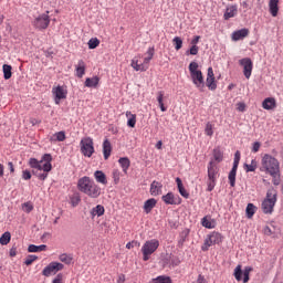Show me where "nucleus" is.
<instances>
[{
  "label": "nucleus",
  "mask_w": 283,
  "mask_h": 283,
  "mask_svg": "<svg viewBox=\"0 0 283 283\" xmlns=\"http://www.w3.org/2000/svg\"><path fill=\"white\" fill-rule=\"evenodd\" d=\"M29 166L32 169V175L35 176L38 180H46L48 176L52 171V155L44 154L41 160L30 158Z\"/></svg>",
  "instance_id": "1"
},
{
  "label": "nucleus",
  "mask_w": 283,
  "mask_h": 283,
  "mask_svg": "<svg viewBox=\"0 0 283 283\" xmlns=\"http://www.w3.org/2000/svg\"><path fill=\"white\" fill-rule=\"evenodd\" d=\"M77 189L88 198H98L101 196V187L87 176L78 179Z\"/></svg>",
  "instance_id": "2"
},
{
  "label": "nucleus",
  "mask_w": 283,
  "mask_h": 283,
  "mask_svg": "<svg viewBox=\"0 0 283 283\" xmlns=\"http://www.w3.org/2000/svg\"><path fill=\"white\" fill-rule=\"evenodd\" d=\"M260 170L269 174V176H275L280 174V160L273 157V155L264 154L261 158Z\"/></svg>",
  "instance_id": "3"
},
{
  "label": "nucleus",
  "mask_w": 283,
  "mask_h": 283,
  "mask_svg": "<svg viewBox=\"0 0 283 283\" xmlns=\"http://www.w3.org/2000/svg\"><path fill=\"white\" fill-rule=\"evenodd\" d=\"M277 202V189L270 187L266 191V196L261 203V209L263 213L271 214L273 209H275V203Z\"/></svg>",
  "instance_id": "4"
},
{
  "label": "nucleus",
  "mask_w": 283,
  "mask_h": 283,
  "mask_svg": "<svg viewBox=\"0 0 283 283\" xmlns=\"http://www.w3.org/2000/svg\"><path fill=\"white\" fill-rule=\"evenodd\" d=\"M158 247H160V241L157 239L148 240L142 247L143 260L144 262H148L149 258L158 251Z\"/></svg>",
  "instance_id": "5"
},
{
  "label": "nucleus",
  "mask_w": 283,
  "mask_h": 283,
  "mask_svg": "<svg viewBox=\"0 0 283 283\" xmlns=\"http://www.w3.org/2000/svg\"><path fill=\"white\" fill-rule=\"evenodd\" d=\"M219 171L220 170L218 169V166L216 165V163L210 161L208 164V181H207L208 188H207V191H213V189H216V182L220 176Z\"/></svg>",
  "instance_id": "6"
},
{
  "label": "nucleus",
  "mask_w": 283,
  "mask_h": 283,
  "mask_svg": "<svg viewBox=\"0 0 283 283\" xmlns=\"http://www.w3.org/2000/svg\"><path fill=\"white\" fill-rule=\"evenodd\" d=\"M223 240L224 237H222V233L213 231L205 239V242L201 245V251H209L210 247H213L214 244H222Z\"/></svg>",
  "instance_id": "7"
},
{
  "label": "nucleus",
  "mask_w": 283,
  "mask_h": 283,
  "mask_svg": "<svg viewBox=\"0 0 283 283\" xmlns=\"http://www.w3.org/2000/svg\"><path fill=\"white\" fill-rule=\"evenodd\" d=\"M154 48H149L147 50V56L144 59V63L143 64H138L137 60H132V67L136 71V72H147V70H149V63L151 61V59H154Z\"/></svg>",
  "instance_id": "8"
},
{
  "label": "nucleus",
  "mask_w": 283,
  "mask_h": 283,
  "mask_svg": "<svg viewBox=\"0 0 283 283\" xmlns=\"http://www.w3.org/2000/svg\"><path fill=\"white\" fill-rule=\"evenodd\" d=\"M80 149L85 158H92L94 156V139L92 137H83L80 142Z\"/></svg>",
  "instance_id": "9"
},
{
  "label": "nucleus",
  "mask_w": 283,
  "mask_h": 283,
  "mask_svg": "<svg viewBox=\"0 0 283 283\" xmlns=\"http://www.w3.org/2000/svg\"><path fill=\"white\" fill-rule=\"evenodd\" d=\"M32 25L35 30H48V28H50V11L38 15L32 21Z\"/></svg>",
  "instance_id": "10"
},
{
  "label": "nucleus",
  "mask_w": 283,
  "mask_h": 283,
  "mask_svg": "<svg viewBox=\"0 0 283 283\" xmlns=\"http://www.w3.org/2000/svg\"><path fill=\"white\" fill-rule=\"evenodd\" d=\"M52 94L54 96L55 105H60L61 101L67 98V87L65 86H54L52 88Z\"/></svg>",
  "instance_id": "11"
},
{
  "label": "nucleus",
  "mask_w": 283,
  "mask_h": 283,
  "mask_svg": "<svg viewBox=\"0 0 283 283\" xmlns=\"http://www.w3.org/2000/svg\"><path fill=\"white\" fill-rule=\"evenodd\" d=\"M64 265L60 262H51L42 271V275L50 277V275H56L57 271H63Z\"/></svg>",
  "instance_id": "12"
},
{
  "label": "nucleus",
  "mask_w": 283,
  "mask_h": 283,
  "mask_svg": "<svg viewBox=\"0 0 283 283\" xmlns=\"http://www.w3.org/2000/svg\"><path fill=\"white\" fill-rule=\"evenodd\" d=\"M238 165H240V151L239 150H237L234 154L233 167L228 176L231 187H235V176L238 174Z\"/></svg>",
  "instance_id": "13"
},
{
  "label": "nucleus",
  "mask_w": 283,
  "mask_h": 283,
  "mask_svg": "<svg viewBox=\"0 0 283 283\" xmlns=\"http://www.w3.org/2000/svg\"><path fill=\"white\" fill-rule=\"evenodd\" d=\"M241 67H243V75L245 78H251V74L253 73V61L250 57H244L239 61Z\"/></svg>",
  "instance_id": "14"
},
{
  "label": "nucleus",
  "mask_w": 283,
  "mask_h": 283,
  "mask_svg": "<svg viewBox=\"0 0 283 283\" xmlns=\"http://www.w3.org/2000/svg\"><path fill=\"white\" fill-rule=\"evenodd\" d=\"M206 85L211 92H216V90H218V84L216 83V74L213 73V67L211 66L208 69Z\"/></svg>",
  "instance_id": "15"
},
{
  "label": "nucleus",
  "mask_w": 283,
  "mask_h": 283,
  "mask_svg": "<svg viewBox=\"0 0 283 283\" xmlns=\"http://www.w3.org/2000/svg\"><path fill=\"white\" fill-rule=\"evenodd\" d=\"M163 202H165V205H182V199L180 198V196L175 195L174 192H168L166 195H164L161 197Z\"/></svg>",
  "instance_id": "16"
},
{
  "label": "nucleus",
  "mask_w": 283,
  "mask_h": 283,
  "mask_svg": "<svg viewBox=\"0 0 283 283\" xmlns=\"http://www.w3.org/2000/svg\"><path fill=\"white\" fill-rule=\"evenodd\" d=\"M190 77L198 90H202V87H205V76L202 75V71L191 73Z\"/></svg>",
  "instance_id": "17"
},
{
  "label": "nucleus",
  "mask_w": 283,
  "mask_h": 283,
  "mask_svg": "<svg viewBox=\"0 0 283 283\" xmlns=\"http://www.w3.org/2000/svg\"><path fill=\"white\" fill-rule=\"evenodd\" d=\"M234 17H238V4H230L226 8L223 19L224 21H229V19H233Z\"/></svg>",
  "instance_id": "18"
},
{
  "label": "nucleus",
  "mask_w": 283,
  "mask_h": 283,
  "mask_svg": "<svg viewBox=\"0 0 283 283\" xmlns=\"http://www.w3.org/2000/svg\"><path fill=\"white\" fill-rule=\"evenodd\" d=\"M85 70H87V64L85 61L78 60L77 65H75V76L83 78V76H85Z\"/></svg>",
  "instance_id": "19"
},
{
  "label": "nucleus",
  "mask_w": 283,
  "mask_h": 283,
  "mask_svg": "<svg viewBox=\"0 0 283 283\" xmlns=\"http://www.w3.org/2000/svg\"><path fill=\"white\" fill-rule=\"evenodd\" d=\"M249 36V29L237 30L232 33V41H242V39H247Z\"/></svg>",
  "instance_id": "20"
},
{
  "label": "nucleus",
  "mask_w": 283,
  "mask_h": 283,
  "mask_svg": "<svg viewBox=\"0 0 283 283\" xmlns=\"http://www.w3.org/2000/svg\"><path fill=\"white\" fill-rule=\"evenodd\" d=\"M150 195L161 196L163 195V184L160 181H153L150 184Z\"/></svg>",
  "instance_id": "21"
},
{
  "label": "nucleus",
  "mask_w": 283,
  "mask_h": 283,
  "mask_svg": "<svg viewBox=\"0 0 283 283\" xmlns=\"http://www.w3.org/2000/svg\"><path fill=\"white\" fill-rule=\"evenodd\" d=\"M269 11L272 17H277L280 12V0H270L269 1Z\"/></svg>",
  "instance_id": "22"
},
{
  "label": "nucleus",
  "mask_w": 283,
  "mask_h": 283,
  "mask_svg": "<svg viewBox=\"0 0 283 283\" xmlns=\"http://www.w3.org/2000/svg\"><path fill=\"white\" fill-rule=\"evenodd\" d=\"M263 109H275L277 107V102L275 101V97H268L262 102Z\"/></svg>",
  "instance_id": "23"
},
{
  "label": "nucleus",
  "mask_w": 283,
  "mask_h": 283,
  "mask_svg": "<svg viewBox=\"0 0 283 283\" xmlns=\"http://www.w3.org/2000/svg\"><path fill=\"white\" fill-rule=\"evenodd\" d=\"M103 155L104 160H108L112 156V143L109 142V139H105L103 143Z\"/></svg>",
  "instance_id": "24"
},
{
  "label": "nucleus",
  "mask_w": 283,
  "mask_h": 283,
  "mask_svg": "<svg viewBox=\"0 0 283 283\" xmlns=\"http://www.w3.org/2000/svg\"><path fill=\"white\" fill-rule=\"evenodd\" d=\"M94 178L99 185H107V176L102 170H96L94 172Z\"/></svg>",
  "instance_id": "25"
},
{
  "label": "nucleus",
  "mask_w": 283,
  "mask_h": 283,
  "mask_svg": "<svg viewBox=\"0 0 283 283\" xmlns=\"http://www.w3.org/2000/svg\"><path fill=\"white\" fill-rule=\"evenodd\" d=\"M157 203H158V201L154 198L146 200L144 202L145 213H151V210L154 209V207H156Z\"/></svg>",
  "instance_id": "26"
},
{
  "label": "nucleus",
  "mask_w": 283,
  "mask_h": 283,
  "mask_svg": "<svg viewBox=\"0 0 283 283\" xmlns=\"http://www.w3.org/2000/svg\"><path fill=\"white\" fill-rule=\"evenodd\" d=\"M119 166L122 167V170L127 174L129 170V167L132 166V161L127 157H120L118 159Z\"/></svg>",
  "instance_id": "27"
},
{
  "label": "nucleus",
  "mask_w": 283,
  "mask_h": 283,
  "mask_svg": "<svg viewBox=\"0 0 283 283\" xmlns=\"http://www.w3.org/2000/svg\"><path fill=\"white\" fill-rule=\"evenodd\" d=\"M98 83H101V78L98 76L87 77L85 80V87H98Z\"/></svg>",
  "instance_id": "28"
},
{
  "label": "nucleus",
  "mask_w": 283,
  "mask_h": 283,
  "mask_svg": "<svg viewBox=\"0 0 283 283\" xmlns=\"http://www.w3.org/2000/svg\"><path fill=\"white\" fill-rule=\"evenodd\" d=\"M176 182H177V187L180 196H182V198H186V199L189 198V192L187 191V189H185V186L182 185V179L177 177Z\"/></svg>",
  "instance_id": "29"
},
{
  "label": "nucleus",
  "mask_w": 283,
  "mask_h": 283,
  "mask_svg": "<svg viewBox=\"0 0 283 283\" xmlns=\"http://www.w3.org/2000/svg\"><path fill=\"white\" fill-rule=\"evenodd\" d=\"M126 118H127V126L128 127H136V114H133L130 111L126 112Z\"/></svg>",
  "instance_id": "30"
},
{
  "label": "nucleus",
  "mask_w": 283,
  "mask_h": 283,
  "mask_svg": "<svg viewBox=\"0 0 283 283\" xmlns=\"http://www.w3.org/2000/svg\"><path fill=\"white\" fill-rule=\"evenodd\" d=\"M2 72L6 81H10V78H12V66L10 64H3Z\"/></svg>",
  "instance_id": "31"
},
{
  "label": "nucleus",
  "mask_w": 283,
  "mask_h": 283,
  "mask_svg": "<svg viewBox=\"0 0 283 283\" xmlns=\"http://www.w3.org/2000/svg\"><path fill=\"white\" fill-rule=\"evenodd\" d=\"M263 233H264V235H268L269 238H277V233L275 232L274 226H272V227L265 226L263 228Z\"/></svg>",
  "instance_id": "32"
},
{
  "label": "nucleus",
  "mask_w": 283,
  "mask_h": 283,
  "mask_svg": "<svg viewBox=\"0 0 283 283\" xmlns=\"http://www.w3.org/2000/svg\"><path fill=\"white\" fill-rule=\"evenodd\" d=\"M46 249H48V245H45V244H42V245L31 244V245H29L28 251H29V253H39L41 251H45Z\"/></svg>",
  "instance_id": "33"
},
{
  "label": "nucleus",
  "mask_w": 283,
  "mask_h": 283,
  "mask_svg": "<svg viewBox=\"0 0 283 283\" xmlns=\"http://www.w3.org/2000/svg\"><path fill=\"white\" fill-rule=\"evenodd\" d=\"M201 224L206 229H216V222H213L211 219H209V217H203L201 219Z\"/></svg>",
  "instance_id": "34"
},
{
  "label": "nucleus",
  "mask_w": 283,
  "mask_h": 283,
  "mask_svg": "<svg viewBox=\"0 0 283 283\" xmlns=\"http://www.w3.org/2000/svg\"><path fill=\"white\" fill-rule=\"evenodd\" d=\"M164 98H165V92L164 91L157 92V102L159 104L161 112H165L167 109V107H165Z\"/></svg>",
  "instance_id": "35"
},
{
  "label": "nucleus",
  "mask_w": 283,
  "mask_h": 283,
  "mask_svg": "<svg viewBox=\"0 0 283 283\" xmlns=\"http://www.w3.org/2000/svg\"><path fill=\"white\" fill-rule=\"evenodd\" d=\"M10 240H12V234H10V232H4L0 237V244H2V247H6L7 244H10Z\"/></svg>",
  "instance_id": "36"
},
{
  "label": "nucleus",
  "mask_w": 283,
  "mask_h": 283,
  "mask_svg": "<svg viewBox=\"0 0 283 283\" xmlns=\"http://www.w3.org/2000/svg\"><path fill=\"white\" fill-rule=\"evenodd\" d=\"M105 214V207L102 205H97L95 208L92 209V216H97L101 218V216Z\"/></svg>",
  "instance_id": "37"
},
{
  "label": "nucleus",
  "mask_w": 283,
  "mask_h": 283,
  "mask_svg": "<svg viewBox=\"0 0 283 283\" xmlns=\"http://www.w3.org/2000/svg\"><path fill=\"white\" fill-rule=\"evenodd\" d=\"M244 170L247 171V172H249V171H255V169H258V160H255V159H252L251 160V164H244Z\"/></svg>",
  "instance_id": "38"
},
{
  "label": "nucleus",
  "mask_w": 283,
  "mask_h": 283,
  "mask_svg": "<svg viewBox=\"0 0 283 283\" xmlns=\"http://www.w3.org/2000/svg\"><path fill=\"white\" fill-rule=\"evenodd\" d=\"M213 158H214L216 163H222L224 155L222 154V150H220V148L213 149Z\"/></svg>",
  "instance_id": "39"
},
{
  "label": "nucleus",
  "mask_w": 283,
  "mask_h": 283,
  "mask_svg": "<svg viewBox=\"0 0 283 283\" xmlns=\"http://www.w3.org/2000/svg\"><path fill=\"white\" fill-rule=\"evenodd\" d=\"M60 262H63L64 264H72V255L67 253L60 254L59 256Z\"/></svg>",
  "instance_id": "40"
},
{
  "label": "nucleus",
  "mask_w": 283,
  "mask_h": 283,
  "mask_svg": "<svg viewBox=\"0 0 283 283\" xmlns=\"http://www.w3.org/2000/svg\"><path fill=\"white\" fill-rule=\"evenodd\" d=\"M244 274V272H242V265H238L234 269V277L237 280V282H242V275Z\"/></svg>",
  "instance_id": "41"
},
{
  "label": "nucleus",
  "mask_w": 283,
  "mask_h": 283,
  "mask_svg": "<svg viewBox=\"0 0 283 283\" xmlns=\"http://www.w3.org/2000/svg\"><path fill=\"white\" fill-rule=\"evenodd\" d=\"M245 213L247 218H253V216H255V206L253 203H248Z\"/></svg>",
  "instance_id": "42"
},
{
  "label": "nucleus",
  "mask_w": 283,
  "mask_h": 283,
  "mask_svg": "<svg viewBox=\"0 0 283 283\" xmlns=\"http://www.w3.org/2000/svg\"><path fill=\"white\" fill-rule=\"evenodd\" d=\"M98 45H101V40L97 38H92L88 41V49L90 50H96V48H98Z\"/></svg>",
  "instance_id": "43"
},
{
  "label": "nucleus",
  "mask_w": 283,
  "mask_h": 283,
  "mask_svg": "<svg viewBox=\"0 0 283 283\" xmlns=\"http://www.w3.org/2000/svg\"><path fill=\"white\" fill-rule=\"evenodd\" d=\"M149 283H171V279L169 276H158L153 279Z\"/></svg>",
  "instance_id": "44"
},
{
  "label": "nucleus",
  "mask_w": 283,
  "mask_h": 283,
  "mask_svg": "<svg viewBox=\"0 0 283 283\" xmlns=\"http://www.w3.org/2000/svg\"><path fill=\"white\" fill-rule=\"evenodd\" d=\"M172 43L175 45V50H182V39L180 36H175L172 39Z\"/></svg>",
  "instance_id": "45"
},
{
  "label": "nucleus",
  "mask_w": 283,
  "mask_h": 283,
  "mask_svg": "<svg viewBox=\"0 0 283 283\" xmlns=\"http://www.w3.org/2000/svg\"><path fill=\"white\" fill-rule=\"evenodd\" d=\"M251 271H253V268L247 266L243 271V283H248L250 277L249 275L251 274Z\"/></svg>",
  "instance_id": "46"
},
{
  "label": "nucleus",
  "mask_w": 283,
  "mask_h": 283,
  "mask_svg": "<svg viewBox=\"0 0 283 283\" xmlns=\"http://www.w3.org/2000/svg\"><path fill=\"white\" fill-rule=\"evenodd\" d=\"M112 176L115 185H118V182H120V170L114 169Z\"/></svg>",
  "instance_id": "47"
},
{
  "label": "nucleus",
  "mask_w": 283,
  "mask_h": 283,
  "mask_svg": "<svg viewBox=\"0 0 283 283\" xmlns=\"http://www.w3.org/2000/svg\"><path fill=\"white\" fill-rule=\"evenodd\" d=\"M206 136H213V124L207 123L205 128Z\"/></svg>",
  "instance_id": "48"
},
{
  "label": "nucleus",
  "mask_w": 283,
  "mask_h": 283,
  "mask_svg": "<svg viewBox=\"0 0 283 283\" xmlns=\"http://www.w3.org/2000/svg\"><path fill=\"white\" fill-rule=\"evenodd\" d=\"M36 260H39V256H36V255H28L27 256V259H25V261H24V264L27 265V266H30L33 262H36Z\"/></svg>",
  "instance_id": "49"
},
{
  "label": "nucleus",
  "mask_w": 283,
  "mask_h": 283,
  "mask_svg": "<svg viewBox=\"0 0 283 283\" xmlns=\"http://www.w3.org/2000/svg\"><path fill=\"white\" fill-rule=\"evenodd\" d=\"M189 72H190V74H195L196 72H200V70H198V62H191L189 64Z\"/></svg>",
  "instance_id": "50"
},
{
  "label": "nucleus",
  "mask_w": 283,
  "mask_h": 283,
  "mask_svg": "<svg viewBox=\"0 0 283 283\" xmlns=\"http://www.w3.org/2000/svg\"><path fill=\"white\" fill-rule=\"evenodd\" d=\"M54 136L59 143H63V140H65V132L63 130L55 133Z\"/></svg>",
  "instance_id": "51"
},
{
  "label": "nucleus",
  "mask_w": 283,
  "mask_h": 283,
  "mask_svg": "<svg viewBox=\"0 0 283 283\" xmlns=\"http://www.w3.org/2000/svg\"><path fill=\"white\" fill-rule=\"evenodd\" d=\"M273 179H272V184L275 186V187H279L280 182H281V179H280V172L276 174V175H270Z\"/></svg>",
  "instance_id": "52"
},
{
  "label": "nucleus",
  "mask_w": 283,
  "mask_h": 283,
  "mask_svg": "<svg viewBox=\"0 0 283 283\" xmlns=\"http://www.w3.org/2000/svg\"><path fill=\"white\" fill-rule=\"evenodd\" d=\"M78 202H81V197H78V196L71 197L72 207H78Z\"/></svg>",
  "instance_id": "53"
},
{
  "label": "nucleus",
  "mask_w": 283,
  "mask_h": 283,
  "mask_svg": "<svg viewBox=\"0 0 283 283\" xmlns=\"http://www.w3.org/2000/svg\"><path fill=\"white\" fill-rule=\"evenodd\" d=\"M32 209H34V207L32 206V203H30V202L23 203V210H24L27 213H30V212L32 211Z\"/></svg>",
  "instance_id": "54"
},
{
  "label": "nucleus",
  "mask_w": 283,
  "mask_h": 283,
  "mask_svg": "<svg viewBox=\"0 0 283 283\" xmlns=\"http://www.w3.org/2000/svg\"><path fill=\"white\" fill-rule=\"evenodd\" d=\"M260 147H262V144H260V142L253 143V145H252L253 154H258V151H260Z\"/></svg>",
  "instance_id": "55"
},
{
  "label": "nucleus",
  "mask_w": 283,
  "mask_h": 283,
  "mask_svg": "<svg viewBox=\"0 0 283 283\" xmlns=\"http://www.w3.org/2000/svg\"><path fill=\"white\" fill-rule=\"evenodd\" d=\"M22 178L23 180H30L32 178V172H30V170H23Z\"/></svg>",
  "instance_id": "56"
},
{
  "label": "nucleus",
  "mask_w": 283,
  "mask_h": 283,
  "mask_svg": "<svg viewBox=\"0 0 283 283\" xmlns=\"http://www.w3.org/2000/svg\"><path fill=\"white\" fill-rule=\"evenodd\" d=\"M199 50L200 49L198 48V45H192L189 50V54H191L192 56H196V54H198Z\"/></svg>",
  "instance_id": "57"
},
{
  "label": "nucleus",
  "mask_w": 283,
  "mask_h": 283,
  "mask_svg": "<svg viewBox=\"0 0 283 283\" xmlns=\"http://www.w3.org/2000/svg\"><path fill=\"white\" fill-rule=\"evenodd\" d=\"M237 109H238V112H245V109H247V104H244V103H242V102L238 103V104H237Z\"/></svg>",
  "instance_id": "58"
},
{
  "label": "nucleus",
  "mask_w": 283,
  "mask_h": 283,
  "mask_svg": "<svg viewBox=\"0 0 283 283\" xmlns=\"http://www.w3.org/2000/svg\"><path fill=\"white\" fill-rule=\"evenodd\" d=\"M199 42H200V35H196V36L191 40V45H198Z\"/></svg>",
  "instance_id": "59"
},
{
  "label": "nucleus",
  "mask_w": 283,
  "mask_h": 283,
  "mask_svg": "<svg viewBox=\"0 0 283 283\" xmlns=\"http://www.w3.org/2000/svg\"><path fill=\"white\" fill-rule=\"evenodd\" d=\"M135 244H138V242H137V241L128 242V243L126 244V249H134V245H135Z\"/></svg>",
  "instance_id": "60"
},
{
  "label": "nucleus",
  "mask_w": 283,
  "mask_h": 283,
  "mask_svg": "<svg viewBox=\"0 0 283 283\" xmlns=\"http://www.w3.org/2000/svg\"><path fill=\"white\" fill-rule=\"evenodd\" d=\"M9 255H10V258H14L17 255V248H11Z\"/></svg>",
  "instance_id": "61"
},
{
  "label": "nucleus",
  "mask_w": 283,
  "mask_h": 283,
  "mask_svg": "<svg viewBox=\"0 0 283 283\" xmlns=\"http://www.w3.org/2000/svg\"><path fill=\"white\" fill-rule=\"evenodd\" d=\"M8 167H9V169H10V172H11V174H14V164H12V161H9V163H8Z\"/></svg>",
  "instance_id": "62"
},
{
  "label": "nucleus",
  "mask_w": 283,
  "mask_h": 283,
  "mask_svg": "<svg viewBox=\"0 0 283 283\" xmlns=\"http://www.w3.org/2000/svg\"><path fill=\"white\" fill-rule=\"evenodd\" d=\"M117 283H125V274H120L117 279Z\"/></svg>",
  "instance_id": "63"
},
{
  "label": "nucleus",
  "mask_w": 283,
  "mask_h": 283,
  "mask_svg": "<svg viewBox=\"0 0 283 283\" xmlns=\"http://www.w3.org/2000/svg\"><path fill=\"white\" fill-rule=\"evenodd\" d=\"M52 283H61V274H59Z\"/></svg>",
  "instance_id": "64"
}]
</instances>
